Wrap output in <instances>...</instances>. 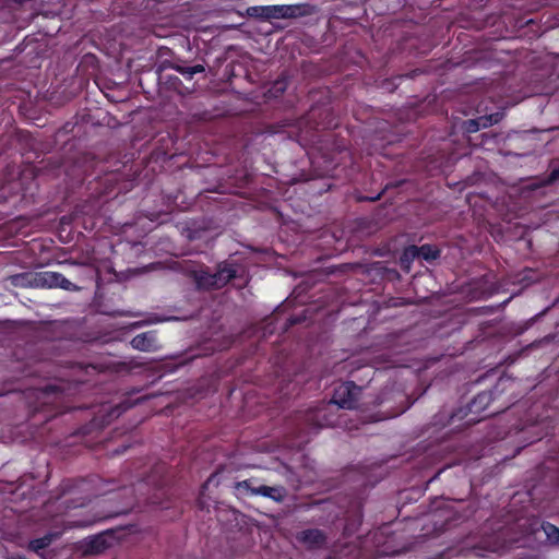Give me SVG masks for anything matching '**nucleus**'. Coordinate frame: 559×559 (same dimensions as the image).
Instances as JSON below:
<instances>
[{
    "label": "nucleus",
    "instance_id": "nucleus-1",
    "mask_svg": "<svg viewBox=\"0 0 559 559\" xmlns=\"http://www.w3.org/2000/svg\"><path fill=\"white\" fill-rule=\"evenodd\" d=\"M240 265L234 261H223L217 264L216 272L202 267L192 272L193 281L199 289L214 290L226 286L239 276Z\"/></svg>",
    "mask_w": 559,
    "mask_h": 559
},
{
    "label": "nucleus",
    "instance_id": "nucleus-2",
    "mask_svg": "<svg viewBox=\"0 0 559 559\" xmlns=\"http://www.w3.org/2000/svg\"><path fill=\"white\" fill-rule=\"evenodd\" d=\"M145 399L146 397H141L132 402L130 397H127L116 405L103 404L97 411V413H95L94 417L90 420V423L80 428L79 433L82 436H87L93 433L94 431H99L104 429L114 419H117L124 412L132 408L135 404Z\"/></svg>",
    "mask_w": 559,
    "mask_h": 559
},
{
    "label": "nucleus",
    "instance_id": "nucleus-3",
    "mask_svg": "<svg viewBox=\"0 0 559 559\" xmlns=\"http://www.w3.org/2000/svg\"><path fill=\"white\" fill-rule=\"evenodd\" d=\"M15 285L31 286L35 288H61L67 292H78L80 287L66 278L59 272L43 271L34 274H20L13 280Z\"/></svg>",
    "mask_w": 559,
    "mask_h": 559
},
{
    "label": "nucleus",
    "instance_id": "nucleus-4",
    "mask_svg": "<svg viewBox=\"0 0 559 559\" xmlns=\"http://www.w3.org/2000/svg\"><path fill=\"white\" fill-rule=\"evenodd\" d=\"M296 420L298 436H307L316 433L323 427H329L334 424L333 414L330 412L329 404H319L314 407H309L306 411L298 412Z\"/></svg>",
    "mask_w": 559,
    "mask_h": 559
},
{
    "label": "nucleus",
    "instance_id": "nucleus-5",
    "mask_svg": "<svg viewBox=\"0 0 559 559\" xmlns=\"http://www.w3.org/2000/svg\"><path fill=\"white\" fill-rule=\"evenodd\" d=\"M515 539L508 536L507 527H498L492 535L484 537L473 551L478 557H485V552H501Z\"/></svg>",
    "mask_w": 559,
    "mask_h": 559
},
{
    "label": "nucleus",
    "instance_id": "nucleus-6",
    "mask_svg": "<svg viewBox=\"0 0 559 559\" xmlns=\"http://www.w3.org/2000/svg\"><path fill=\"white\" fill-rule=\"evenodd\" d=\"M362 388L353 381L341 383L334 389L330 404L344 409H354L358 407Z\"/></svg>",
    "mask_w": 559,
    "mask_h": 559
},
{
    "label": "nucleus",
    "instance_id": "nucleus-7",
    "mask_svg": "<svg viewBox=\"0 0 559 559\" xmlns=\"http://www.w3.org/2000/svg\"><path fill=\"white\" fill-rule=\"evenodd\" d=\"M508 381H509L508 379L500 378L492 390L483 391V392L478 393L468 403V405H467L468 412L467 413L480 416L481 418H485L487 416L495 414L496 411L486 413L483 415V413H485L488 409L489 405L495 401L497 393L502 392L504 390V384Z\"/></svg>",
    "mask_w": 559,
    "mask_h": 559
},
{
    "label": "nucleus",
    "instance_id": "nucleus-8",
    "mask_svg": "<svg viewBox=\"0 0 559 559\" xmlns=\"http://www.w3.org/2000/svg\"><path fill=\"white\" fill-rule=\"evenodd\" d=\"M296 539L308 549H319L326 544V534L319 528H307L296 535Z\"/></svg>",
    "mask_w": 559,
    "mask_h": 559
},
{
    "label": "nucleus",
    "instance_id": "nucleus-9",
    "mask_svg": "<svg viewBox=\"0 0 559 559\" xmlns=\"http://www.w3.org/2000/svg\"><path fill=\"white\" fill-rule=\"evenodd\" d=\"M316 7L310 3L280 4L278 19H296L311 15Z\"/></svg>",
    "mask_w": 559,
    "mask_h": 559
},
{
    "label": "nucleus",
    "instance_id": "nucleus-10",
    "mask_svg": "<svg viewBox=\"0 0 559 559\" xmlns=\"http://www.w3.org/2000/svg\"><path fill=\"white\" fill-rule=\"evenodd\" d=\"M156 333L154 331H147L141 334L135 335L131 340V346L134 349L141 352H152L156 348Z\"/></svg>",
    "mask_w": 559,
    "mask_h": 559
},
{
    "label": "nucleus",
    "instance_id": "nucleus-11",
    "mask_svg": "<svg viewBox=\"0 0 559 559\" xmlns=\"http://www.w3.org/2000/svg\"><path fill=\"white\" fill-rule=\"evenodd\" d=\"M280 4L276 5H254L247 9V13L251 17L261 20L278 19Z\"/></svg>",
    "mask_w": 559,
    "mask_h": 559
},
{
    "label": "nucleus",
    "instance_id": "nucleus-12",
    "mask_svg": "<svg viewBox=\"0 0 559 559\" xmlns=\"http://www.w3.org/2000/svg\"><path fill=\"white\" fill-rule=\"evenodd\" d=\"M259 496L269 498L274 502L282 503L288 492L287 489L282 485H275V486H266L263 485V487H260V490H258Z\"/></svg>",
    "mask_w": 559,
    "mask_h": 559
},
{
    "label": "nucleus",
    "instance_id": "nucleus-13",
    "mask_svg": "<svg viewBox=\"0 0 559 559\" xmlns=\"http://www.w3.org/2000/svg\"><path fill=\"white\" fill-rule=\"evenodd\" d=\"M197 357H198V355H195V354H192V355H189L187 353L186 354H181V355L170 359L169 361L163 362L160 365V370L164 373H173L179 367L188 365L189 362H191Z\"/></svg>",
    "mask_w": 559,
    "mask_h": 559
},
{
    "label": "nucleus",
    "instance_id": "nucleus-14",
    "mask_svg": "<svg viewBox=\"0 0 559 559\" xmlns=\"http://www.w3.org/2000/svg\"><path fill=\"white\" fill-rule=\"evenodd\" d=\"M110 546L107 533L92 536L86 542V552L100 554Z\"/></svg>",
    "mask_w": 559,
    "mask_h": 559
},
{
    "label": "nucleus",
    "instance_id": "nucleus-15",
    "mask_svg": "<svg viewBox=\"0 0 559 559\" xmlns=\"http://www.w3.org/2000/svg\"><path fill=\"white\" fill-rule=\"evenodd\" d=\"M322 114H325V116H329L328 109H321L312 107L310 111L307 115V120L312 121L316 124V128L319 129H330L333 127H336V122H334L333 118H330L328 120H318L317 118L321 116Z\"/></svg>",
    "mask_w": 559,
    "mask_h": 559
},
{
    "label": "nucleus",
    "instance_id": "nucleus-16",
    "mask_svg": "<svg viewBox=\"0 0 559 559\" xmlns=\"http://www.w3.org/2000/svg\"><path fill=\"white\" fill-rule=\"evenodd\" d=\"M233 488L238 499L259 496L258 490H260V487H252L248 479L236 481Z\"/></svg>",
    "mask_w": 559,
    "mask_h": 559
},
{
    "label": "nucleus",
    "instance_id": "nucleus-17",
    "mask_svg": "<svg viewBox=\"0 0 559 559\" xmlns=\"http://www.w3.org/2000/svg\"><path fill=\"white\" fill-rule=\"evenodd\" d=\"M52 535L48 534L40 538H35L29 542L28 549L36 552L41 559H48L45 549L50 546Z\"/></svg>",
    "mask_w": 559,
    "mask_h": 559
},
{
    "label": "nucleus",
    "instance_id": "nucleus-18",
    "mask_svg": "<svg viewBox=\"0 0 559 559\" xmlns=\"http://www.w3.org/2000/svg\"><path fill=\"white\" fill-rule=\"evenodd\" d=\"M63 393V389L61 385L57 384H47L40 390V397L43 400V403H49L50 397L53 396V402H60L61 395Z\"/></svg>",
    "mask_w": 559,
    "mask_h": 559
},
{
    "label": "nucleus",
    "instance_id": "nucleus-19",
    "mask_svg": "<svg viewBox=\"0 0 559 559\" xmlns=\"http://www.w3.org/2000/svg\"><path fill=\"white\" fill-rule=\"evenodd\" d=\"M417 249L419 258L427 262H432L441 255V250L436 245L425 243L417 246Z\"/></svg>",
    "mask_w": 559,
    "mask_h": 559
},
{
    "label": "nucleus",
    "instance_id": "nucleus-20",
    "mask_svg": "<svg viewBox=\"0 0 559 559\" xmlns=\"http://www.w3.org/2000/svg\"><path fill=\"white\" fill-rule=\"evenodd\" d=\"M170 68L174 69L176 72L180 73L181 75H183L188 80H191L193 78V75L205 71V68L203 64L186 67V66H182L179 63H173L170 66Z\"/></svg>",
    "mask_w": 559,
    "mask_h": 559
},
{
    "label": "nucleus",
    "instance_id": "nucleus-21",
    "mask_svg": "<svg viewBox=\"0 0 559 559\" xmlns=\"http://www.w3.org/2000/svg\"><path fill=\"white\" fill-rule=\"evenodd\" d=\"M417 258H419L417 246H407L401 254V264L402 266H408Z\"/></svg>",
    "mask_w": 559,
    "mask_h": 559
},
{
    "label": "nucleus",
    "instance_id": "nucleus-22",
    "mask_svg": "<svg viewBox=\"0 0 559 559\" xmlns=\"http://www.w3.org/2000/svg\"><path fill=\"white\" fill-rule=\"evenodd\" d=\"M542 528L544 531V533L546 534L547 536V540L552 543V544H556L559 542V528L549 523V522H544L542 524Z\"/></svg>",
    "mask_w": 559,
    "mask_h": 559
},
{
    "label": "nucleus",
    "instance_id": "nucleus-23",
    "mask_svg": "<svg viewBox=\"0 0 559 559\" xmlns=\"http://www.w3.org/2000/svg\"><path fill=\"white\" fill-rule=\"evenodd\" d=\"M462 129L465 133H475L480 129L478 119H468L463 122Z\"/></svg>",
    "mask_w": 559,
    "mask_h": 559
},
{
    "label": "nucleus",
    "instance_id": "nucleus-24",
    "mask_svg": "<svg viewBox=\"0 0 559 559\" xmlns=\"http://www.w3.org/2000/svg\"><path fill=\"white\" fill-rule=\"evenodd\" d=\"M132 506H133V499L130 497V499L124 503V507L112 511L108 515V518H114V516H118V515H121V514H127L129 512V510L132 508Z\"/></svg>",
    "mask_w": 559,
    "mask_h": 559
},
{
    "label": "nucleus",
    "instance_id": "nucleus-25",
    "mask_svg": "<svg viewBox=\"0 0 559 559\" xmlns=\"http://www.w3.org/2000/svg\"><path fill=\"white\" fill-rule=\"evenodd\" d=\"M307 319L305 314H298V316H290L287 318L285 323V330L289 329L290 326H294L296 324H299L304 322Z\"/></svg>",
    "mask_w": 559,
    "mask_h": 559
},
{
    "label": "nucleus",
    "instance_id": "nucleus-26",
    "mask_svg": "<svg viewBox=\"0 0 559 559\" xmlns=\"http://www.w3.org/2000/svg\"><path fill=\"white\" fill-rule=\"evenodd\" d=\"M133 490L128 487L120 488L118 492L115 493V497L110 498V500H115L118 497H124L127 493H132Z\"/></svg>",
    "mask_w": 559,
    "mask_h": 559
},
{
    "label": "nucleus",
    "instance_id": "nucleus-27",
    "mask_svg": "<svg viewBox=\"0 0 559 559\" xmlns=\"http://www.w3.org/2000/svg\"><path fill=\"white\" fill-rule=\"evenodd\" d=\"M556 180H559V168L554 169L549 175V181L554 182Z\"/></svg>",
    "mask_w": 559,
    "mask_h": 559
},
{
    "label": "nucleus",
    "instance_id": "nucleus-28",
    "mask_svg": "<svg viewBox=\"0 0 559 559\" xmlns=\"http://www.w3.org/2000/svg\"><path fill=\"white\" fill-rule=\"evenodd\" d=\"M187 237L190 240L199 239L200 238V231H198V230H188Z\"/></svg>",
    "mask_w": 559,
    "mask_h": 559
},
{
    "label": "nucleus",
    "instance_id": "nucleus-29",
    "mask_svg": "<svg viewBox=\"0 0 559 559\" xmlns=\"http://www.w3.org/2000/svg\"><path fill=\"white\" fill-rule=\"evenodd\" d=\"M248 480L251 483L252 487H263V484H260L258 478L251 477L248 478Z\"/></svg>",
    "mask_w": 559,
    "mask_h": 559
},
{
    "label": "nucleus",
    "instance_id": "nucleus-30",
    "mask_svg": "<svg viewBox=\"0 0 559 559\" xmlns=\"http://www.w3.org/2000/svg\"><path fill=\"white\" fill-rule=\"evenodd\" d=\"M72 483H73V480H71V479L64 480L62 483V487L64 488V490H70Z\"/></svg>",
    "mask_w": 559,
    "mask_h": 559
},
{
    "label": "nucleus",
    "instance_id": "nucleus-31",
    "mask_svg": "<svg viewBox=\"0 0 559 559\" xmlns=\"http://www.w3.org/2000/svg\"><path fill=\"white\" fill-rule=\"evenodd\" d=\"M127 449H128V447H123L121 450L117 449V450L115 451V453H116V454H122V453H124V452H126V450H127Z\"/></svg>",
    "mask_w": 559,
    "mask_h": 559
},
{
    "label": "nucleus",
    "instance_id": "nucleus-32",
    "mask_svg": "<svg viewBox=\"0 0 559 559\" xmlns=\"http://www.w3.org/2000/svg\"><path fill=\"white\" fill-rule=\"evenodd\" d=\"M9 559H26V558L21 555H13V556L9 557Z\"/></svg>",
    "mask_w": 559,
    "mask_h": 559
},
{
    "label": "nucleus",
    "instance_id": "nucleus-33",
    "mask_svg": "<svg viewBox=\"0 0 559 559\" xmlns=\"http://www.w3.org/2000/svg\"><path fill=\"white\" fill-rule=\"evenodd\" d=\"M210 480H211V478H209V480L205 484L202 485L201 493L204 492V490L206 489L207 484H209Z\"/></svg>",
    "mask_w": 559,
    "mask_h": 559
},
{
    "label": "nucleus",
    "instance_id": "nucleus-34",
    "mask_svg": "<svg viewBox=\"0 0 559 559\" xmlns=\"http://www.w3.org/2000/svg\"><path fill=\"white\" fill-rule=\"evenodd\" d=\"M119 316H131V313L129 312H124V311H121V312H118Z\"/></svg>",
    "mask_w": 559,
    "mask_h": 559
}]
</instances>
